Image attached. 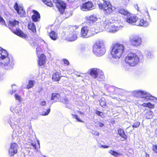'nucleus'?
Instances as JSON below:
<instances>
[{"mask_svg": "<svg viewBox=\"0 0 157 157\" xmlns=\"http://www.w3.org/2000/svg\"><path fill=\"white\" fill-rule=\"evenodd\" d=\"M31 144L33 146L35 149L36 150H38L37 148L36 147V143L35 142L31 143Z\"/></svg>", "mask_w": 157, "mask_h": 157, "instance_id": "obj_49", "label": "nucleus"}, {"mask_svg": "<svg viewBox=\"0 0 157 157\" xmlns=\"http://www.w3.org/2000/svg\"><path fill=\"white\" fill-rule=\"evenodd\" d=\"M77 36L76 34L73 33L70 35L68 37V40L69 41H73L77 39Z\"/></svg>", "mask_w": 157, "mask_h": 157, "instance_id": "obj_31", "label": "nucleus"}, {"mask_svg": "<svg viewBox=\"0 0 157 157\" xmlns=\"http://www.w3.org/2000/svg\"><path fill=\"white\" fill-rule=\"evenodd\" d=\"M153 150L157 153V145H153L152 147Z\"/></svg>", "mask_w": 157, "mask_h": 157, "instance_id": "obj_45", "label": "nucleus"}, {"mask_svg": "<svg viewBox=\"0 0 157 157\" xmlns=\"http://www.w3.org/2000/svg\"><path fill=\"white\" fill-rule=\"evenodd\" d=\"M40 104L41 106H44L46 105V102L45 101H40Z\"/></svg>", "mask_w": 157, "mask_h": 157, "instance_id": "obj_54", "label": "nucleus"}, {"mask_svg": "<svg viewBox=\"0 0 157 157\" xmlns=\"http://www.w3.org/2000/svg\"><path fill=\"white\" fill-rule=\"evenodd\" d=\"M29 29L32 32L34 33L36 32V28L35 24L33 23L30 24L28 26Z\"/></svg>", "mask_w": 157, "mask_h": 157, "instance_id": "obj_32", "label": "nucleus"}, {"mask_svg": "<svg viewBox=\"0 0 157 157\" xmlns=\"http://www.w3.org/2000/svg\"><path fill=\"white\" fill-rule=\"evenodd\" d=\"M50 111V109L48 108L47 109L46 111L44 109L41 113V115L42 116H47L48 114Z\"/></svg>", "mask_w": 157, "mask_h": 157, "instance_id": "obj_35", "label": "nucleus"}, {"mask_svg": "<svg viewBox=\"0 0 157 157\" xmlns=\"http://www.w3.org/2000/svg\"><path fill=\"white\" fill-rule=\"evenodd\" d=\"M68 2L71 3L74 1L75 0H67Z\"/></svg>", "mask_w": 157, "mask_h": 157, "instance_id": "obj_60", "label": "nucleus"}, {"mask_svg": "<svg viewBox=\"0 0 157 157\" xmlns=\"http://www.w3.org/2000/svg\"><path fill=\"white\" fill-rule=\"evenodd\" d=\"M96 114L98 115L99 116L102 117L103 114L102 112L97 111L96 112Z\"/></svg>", "mask_w": 157, "mask_h": 157, "instance_id": "obj_48", "label": "nucleus"}, {"mask_svg": "<svg viewBox=\"0 0 157 157\" xmlns=\"http://www.w3.org/2000/svg\"><path fill=\"white\" fill-rule=\"evenodd\" d=\"M85 18L86 20L89 21L90 22H94L97 20V17L94 15L87 16Z\"/></svg>", "mask_w": 157, "mask_h": 157, "instance_id": "obj_25", "label": "nucleus"}, {"mask_svg": "<svg viewBox=\"0 0 157 157\" xmlns=\"http://www.w3.org/2000/svg\"><path fill=\"white\" fill-rule=\"evenodd\" d=\"M14 8L20 17H22L25 14V11L23 10V8L19 6L17 3L14 5Z\"/></svg>", "mask_w": 157, "mask_h": 157, "instance_id": "obj_13", "label": "nucleus"}, {"mask_svg": "<svg viewBox=\"0 0 157 157\" xmlns=\"http://www.w3.org/2000/svg\"><path fill=\"white\" fill-rule=\"evenodd\" d=\"M16 91V90H13L12 91V92L11 94H12L13 93L15 92Z\"/></svg>", "mask_w": 157, "mask_h": 157, "instance_id": "obj_63", "label": "nucleus"}, {"mask_svg": "<svg viewBox=\"0 0 157 157\" xmlns=\"http://www.w3.org/2000/svg\"><path fill=\"white\" fill-rule=\"evenodd\" d=\"M125 47L122 44H116L112 48L111 55L113 58L119 59L124 52Z\"/></svg>", "mask_w": 157, "mask_h": 157, "instance_id": "obj_4", "label": "nucleus"}, {"mask_svg": "<svg viewBox=\"0 0 157 157\" xmlns=\"http://www.w3.org/2000/svg\"><path fill=\"white\" fill-rule=\"evenodd\" d=\"M72 115L73 117L78 122H83V121L81 120L78 117V116L75 115V114H72Z\"/></svg>", "mask_w": 157, "mask_h": 157, "instance_id": "obj_40", "label": "nucleus"}, {"mask_svg": "<svg viewBox=\"0 0 157 157\" xmlns=\"http://www.w3.org/2000/svg\"><path fill=\"white\" fill-rule=\"evenodd\" d=\"M140 123L138 122H136L134 123L132 125V127L133 128H136L139 127L140 125Z\"/></svg>", "mask_w": 157, "mask_h": 157, "instance_id": "obj_42", "label": "nucleus"}, {"mask_svg": "<svg viewBox=\"0 0 157 157\" xmlns=\"http://www.w3.org/2000/svg\"><path fill=\"white\" fill-rule=\"evenodd\" d=\"M100 105L101 106H105L106 105V102L105 101V99L102 98L100 100H99Z\"/></svg>", "mask_w": 157, "mask_h": 157, "instance_id": "obj_38", "label": "nucleus"}, {"mask_svg": "<svg viewBox=\"0 0 157 157\" xmlns=\"http://www.w3.org/2000/svg\"><path fill=\"white\" fill-rule=\"evenodd\" d=\"M19 122V120L17 118H16L15 117H10V120L8 122L10 124V126L13 128H14L15 127L16 124L14 122L18 123Z\"/></svg>", "mask_w": 157, "mask_h": 157, "instance_id": "obj_17", "label": "nucleus"}, {"mask_svg": "<svg viewBox=\"0 0 157 157\" xmlns=\"http://www.w3.org/2000/svg\"><path fill=\"white\" fill-rule=\"evenodd\" d=\"M129 0H124L122 1L123 5L126 6L129 2Z\"/></svg>", "mask_w": 157, "mask_h": 157, "instance_id": "obj_43", "label": "nucleus"}, {"mask_svg": "<svg viewBox=\"0 0 157 157\" xmlns=\"http://www.w3.org/2000/svg\"><path fill=\"white\" fill-rule=\"evenodd\" d=\"M61 76L60 73L58 72H56L53 73L52 76V79L55 81H58L59 80Z\"/></svg>", "mask_w": 157, "mask_h": 157, "instance_id": "obj_26", "label": "nucleus"}, {"mask_svg": "<svg viewBox=\"0 0 157 157\" xmlns=\"http://www.w3.org/2000/svg\"><path fill=\"white\" fill-rule=\"evenodd\" d=\"M132 94L133 96L140 98L138 101V103H140V101L145 102L150 100H153L155 98V97L152 96L144 90H135L132 92Z\"/></svg>", "mask_w": 157, "mask_h": 157, "instance_id": "obj_3", "label": "nucleus"}, {"mask_svg": "<svg viewBox=\"0 0 157 157\" xmlns=\"http://www.w3.org/2000/svg\"><path fill=\"white\" fill-rule=\"evenodd\" d=\"M122 138H124V139L126 140L127 139V136L124 133V132L123 134H122L121 135H120Z\"/></svg>", "mask_w": 157, "mask_h": 157, "instance_id": "obj_53", "label": "nucleus"}, {"mask_svg": "<svg viewBox=\"0 0 157 157\" xmlns=\"http://www.w3.org/2000/svg\"><path fill=\"white\" fill-rule=\"evenodd\" d=\"M60 101L62 102L63 103L66 104V108L70 109L71 108V106L69 103V101L67 98H65L63 101H61V100Z\"/></svg>", "mask_w": 157, "mask_h": 157, "instance_id": "obj_29", "label": "nucleus"}, {"mask_svg": "<svg viewBox=\"0 0 157 157\" xmlns=\"http://www.w3.org/2000/svg\"><path fill=\"white\" fill-rule=\"evenodd\" d=\"M139 103L140 104V102ZM140 105H142L143 107H147V103H143L142 104H140Z\"/></svg>", "mask_w": 157, "mask_h": 157, "instance_id": "obj_57", "label": "nucleus"}, {"mask_svg": "<svg viewBox=\"0 0 157 157\" xmlns=\"http://www.w3.org/2000/svg\"><path fill=\"white\" fill-rule=\"evenodd\" d=\"M145 157H149V155L148 154H147L146 153H145Z\"/></svg>", "mask_w": 157, "mask_h": 157, "instance_id": "obj_61", "label": "nucleus"}, {"mask_svg": "<svg viewBox=\"0 0 157 157\" xmlns=\"http://www.w3.org/2000/svg\"><path fill=\"white\" fill-rule=\"evenodd\" d=\"M72 14V11L70 10L67 9L66 10L63 16L66 18L69 17Z\"/></svg>", "mask_w": 157, "mask_h": 157, "instance_id": "obj_28", "label": "nucleus"}, {"mask_svg": "<svg viewBox=\"0 0 157 157\" xmlns=\"http://www.w3.org/2000/svg\"><path fill=\"white\" fill-rule=\"evenodd\" d=\"M122 138H124V139L126 140L127 139V136L124 133V132L123 134H122L121 135H120Z\"/></svg>", "mask_w": 157, "mask_h": 157, "instance_id": "obj_52", "label": "nucleus"}, {"mask_svg": "<svg viewBox=\"0 0 157 157\" xmlns=\"http://www.w3.org/2000/svg\"><path fill=\"white\" fill-rule=\"evenodd\" d=\"M141 56V55L139 56L135 53H129L126 57L125 61L129 65L133 67L138 64Z\"/></svg>", "mask_w": 157, "mask_h": 157, "instance_id": "obj_5", "label": "nucleus"}, {"mask_svg": "<svg viewBox=\"0 0 157 157\" xmlns=\"http://www.w3.org/2000/svg\"><path fill=\"white\" fill-rule=\"evenodd\" d=\"M2 76H3V74L0 73V78H1V77H2Z\"/></svg>", "mask_w": 157, "mask_h": 157, "instance_id": "obj_64", "label": "nucleus"}, {"mask_svg": "<svg viewBox=\"0 0 157 157\" xmlns=\"http://www.w3.org/2000/svg\"><path fill=\"white\" fill-rule=\"evenodd\" d=\"M103 21L102 25L105 29L108 32L115 33L121 30L123 26L120 24L117 21H112L111 20L105 19Z\"/></svg>", "mask_w": 157, "mask_h": 157, "instance_id": "obj_2", "label": "nucleus"}, {"mask_svg": "<svg viewBox=\"0 0 157 157\" xmlns=\"http://www.w3.org/2000/svg\"><path fill=\"white\" fill-rule=\"evenodd\" d=\"M145 54L147 57L149 59L152 58L154 57L153 53L151 51H145Z\"/></svg>", "mask_w": 157, "mask_h": 157, "instance_id": "obj_33", "label": "nucleus"}, {"mask_svg": "<svg viewBox=\"0 0 157 157\" xmlns=\"http://www.w3.org/2000/svg\"><path fill=\"white\" fill-rule=\"evenodd\" d=\"M49 36L51 39L53 40H56L58 38L57 34L53 31H51L49 34Z\"/></svg>", "mask_w": 157, "mask_h": 157, "instance_id": "obj_27", "label": "nucleus"}, {"mask_svg": "<svg viewBox=\"0 0 157 157\" xmlns=\"http://www.w3.org/2000/svg\"><path fill=\"white\" fill-rule=\"evenodd\" d=\"M42 2L44 4H46L47 6L52 7L53 5L52 2L50 0H41Z\"/></svg>", "mask_w": 157, "mask_h": 157, "instance_id": "obj_36", "label": "nucleus"}, {"mask_svg": "<svg viewBox=\"0 0 157 157\" xmlns=\"http://www.w3.org/2000/svg\"><path fill=\"white\" fill-rule=\"evenodd\" d=\"M98 6L100 9L103 10L105 13L107 14L112 13L116 9L115 7L112 6L109 2L104 0L98 4Z\"/></svg>", "mask_w": 157, "mask_h": 157, "instance_id": "obj_8", "label": "nucleus"}, {"mask_svg": "<svg viewBox=\"0 0 157 157\" xmlns=\"http://www.w3.org/2000/svg\"><path fill=\"white\" fill-rule=\"evenodd\" d=\"M0 64L1 67L6 70L10 69L13 68L14 61L13 57L8 55L7 51L0 47Z\"/></svg>", "mask_w": 157, "mask_h": 157, "instance_id": "obj_1", "label": "nucleus"}, {"mask_svg": "<svg viewBox=\"0 0 157 157\" xmlns=\"http://www.w3.org/2000/svg\"><path fill=\"white\" fill-rule=\"evenodd\" d=\"M109 152L110 155L116 157L121 155V153L117 152L114 151L112 150H110L109 151Z\"/></svg>", "mask_w": 157, "mask_h": 157, "instance_id": "obj_30", "label": "nucleus"}, {"mask_svg": "<svg viewBox=\"0 0 157 157\" xmlns=\"http://www.w3.org/2000/svg\"><path fill=\"white\" fill-rule=\"evenodd\" d=\"M19 22L15 20H10L9 21L8 25L9 28L11 29L12 27H16L18 25ZM17 28V27H16Z\"/></svg>", "mask_w": 157, "mask_h": 157, "instance_id": "obj_23", "label": "nucleus"}, {"mask_svg": "<svg viewBox=\"0 0 157 157\" xmlns=\"http://www.w3.org/2000/svg\"><path fill=\"white\" fill-rule=\"evenodd\" d=\"M41 44H43L44 46L43 48H47L48 47V44L44 41V40H43L41 42Z\"/></svg>", "mask_w": 157, "mask_h": 157, "instance_id": "obj_41", "label": "nucleus"}, {"mask_svg": "<svg viewBox=\"0 0 157 157\" xmlns=\"http://www.w3.org/2000/svg\"><path fill=\"white\" fill-rule=\"evenodd\" d=\"M138 19V18L136 16H131L127 18L126 21L130 24L135 25V23H136Z\"/></svg>", "mask_w": 157, "mask_h": 157, "instance_id": "obj_16", "label": "nucleus"}, {"mask_svg": "<svg viewBox=\"0 0 157 157\" xmlns=\"http://www.w3.org/2000/svg\"><path fill=\"white\" fill-rule=\"evenodd\" d=\"M146 13L147 14V15H148V19H149V16L148 14V13L147 10H146Z\"/></svg>", "mask_w": 157, "mask_h": 157, "instance_id": "obj_62", "label": "nucleus"}, {"mask_svg": "<svg viewBox=\"0 0 157 157\" xmlns=\"http://www.w3.org/2000/svg\"><path fill=\"white\" fill-rule=\"evenodd\" d=\"M60 98V95L58 93H52L51 97V100L54 101V102L58 101H60L61 100H59Z\"/></svg>", "mask_w": 157, "mask_h": 157, "instance_id": "obj_24", "label": "nucleus"}, {"mask_svg": "<svg viewBox=\"0 0 157 157\" xmlns=\"http://www.w3.org/2000/svg\"><path fill=\"white\" fill-rule=\"evenodd\" d=\"M98 124L100 127H102L103 126H104V124L103 123L101 122H98Z\"/></svg>", "mask_w": 157, "mask_h": 157, "instance_id": "obj_58", "label": "nucleus"}, {"mask_svg": "<svg viewBox=\"0 0 157 157\" xmlns=\"http://www.w3.org/2000/svg\"><path fill=\"white\" fill-rule=\"evenodd\" d=\"M10 110L12 112H14L18 115H22L21 112V108L19 106H16L15 108L11 107Z\"/></svg>", "mask_w": 157, "mask_h": 157, "instance_id": "obj_20", "label": "nucleus"}, {"mask_svg": "<svg viewBox=\"0 0 157 157\" xmlns=\"http://www.w3.org/2000/svg\"><path fill=\"white\" fill-rule=\"evenodd\" d=\"M42 49L40 48V47L39 46H37V48H36V53L37 55V56L38 55H40L41 54L40 53L41 52Z\"/></svg>", "mask_w": 157, "mask_h": 157, "instance_id": "obj_39", "label": "nucleus"}, {"mask_svg": "<svg viewBox=\"0 0 157 157\" xmlns=\"http://www.w3.org/2000/svg\"><path fill=\"white\" fill-rule=\"evenodd\" d=\"M147 107H148L150 108H152L154 107V105L151 104L150 102H148L147 103Z\"/></svg>", "mask_w": 157, "mask_h": 157, "instance_id": "obj_47", "label": "nucleus"}, {"mask_svg": "<svg viewBox=\"0 0 157 157\" xmlns=\"http://www.w3.org/2000/svg\"><path fill=\"white\" fill-rule=\"evenodd\" d=\"M153 113L150 109H145L144 111L143 114L147 119H151L152 117Z\"/></svg>", "mask_w": 157, "mask_h": 157, "instance_id": "obj_18", "label": "nucleus"}, {"mask_svg": "<svg viewBox=\"0 0 157 157\" xmlns=\"http://www.w3.org/2000/svg\"><path fill=\"white\" fill-rule=\"evenodd\" d=\"M78 113L80 114L82 116H83L84 115V113L80 111H78Z\"/></svg>", "mask_w": 157, "mask_h": 157, "instance_id": "obj_59", "label": "nucleus"}, {"mask_svg": "<svg viewBox=\"0 0 157 157\" xmlns=\"http://www.w3.org/2000/svg\"><path fill=\"white\" fill-rule=\"evenodd\" d=\"M118 132L120 135H121L122 134H123L124 132L123 130L121 129H120L118 130Z\"/></svg>", "mask_w": 157, "mask_h": 157, "instance_id": "obj_51", "label": "nucleus"}, {"mask_svg": "<svg viewBox=\"0 0 157 157\" xmlns=\"http://www.w3.org/2000/svg\"><path fill=\"white\" fill-rule=\"evenodd\" d=\"M15 98L16 99L18 100L19 101H21V98L20 95L16 94L15 95Z\"/></svg>", "mask_w": 157, "mask_h": 157, "instance_id": "obj_44", "label": "nucleus"}, {"mask_svg": "<svg viewBox=\"0 0 157 157\" xmlns=\"http://www.w3.org/2000/svg\"><path fill=\"white\" fill-rule=\"evenodd\" d=\"M0 23L2 24L5 23V21L2 17L0 15Z\"/></svg>", "mask_w": 157, "mask_h": 157, "instance_id": "obj_50", "label": "nucleus"}, {"mask_svg": "<svg viewBox=\"0 0 157 157\" xmlns=\"http://www.w3.org/2000/svg\"><path fill=\"white\" fill-rule=\"evenodd\" d=\"M34 81L30 80L29 82V84L27 86V88L28 89H30L33 87L34 86Z\"/></svg>", "mask_w": 157, "mask_h": 157, "instance_id": "obj_37", "label": "nucleus"}, {"mask_svg": "<svg viewBox=\"0 0 157 157\" xmlns=\"http://www.w3.org/2000/svg\"><path fill=\"white\" fill-rule=\"evenodd\" d=\"M135 25L138 26L147 27L149 25V23L147 21L141 19L135 24Z\"/></svg>", "mask_w": 157, "mask_h": 157, "instance_id": "obj_22", "label": "nucleus"}, {"mask_svg": "<svg viewBox=\"0 0 157 157\" xmlns=\"http://www.w3.org/2000/svg\"><path fill=\"white\" fill-rule=\"evenodd\" d=\"M117 13L124 16H128L130 15V12L126 9L122 8H119L117 10Z\"/></svg>", "mask_w": 157, "mask_h": 157, "instance_id": "obj_19", "label": "nucleus"}, {"mask_svg": "<svg viewBox=\"0 0 157 157\" xmlns=\"http://www.w3.org/2000/svg\"><path fill=\"white\" fill-rule=\"evenodd\" d=\"M18 145L16 143H12L9 149V154L10 156H13L17 152Z\"/></svg>", "mask_w": 157, "mask_h": 157, "instance_id": "obj_12", "label": "nucleus"}, {"mask_svg": "<svg viewBox=\"0 0 157 157\" xmlns=\"http://www.w3.org/2000/svg\"><path fill=\"white\" fill-rule=\"evenodd\" d=\"M37 57L39 59L38 65L40 66H43L45 63V56L43 54H41L40 55H38Z\"/></svg>", "mask_w": 157, "mask_h": 157, "instance_id": "obj_15", "label": "nucleus"}, {"mask_svg": "<svg viewBox=\"0 0 157 157\" xmlns=\"http://www.w3.org/2000/svg\"><path fill=\"white\" fill-rule=\"evenodd\" d=\"M90 75L93 78L99 81H103L104 79V73L99 68H94L90 69Z\"/></svg>", "mask_w": 157, "mask_h": 157, "instance_id": "obj_7", "label": "nucleus"}, {"mask_svg": "<svg viewBox=\"0 0 157 157\" xmlns=\"http://www.w3.org/2000/svg\"><path fill=\"white\" fill-rule=\"evenodd\" d=\"M64 63L65 64H66L67 65H69V61L66 59H63Z\"/></svg>", "mask_w": 157, "mask_h": 157, "instance_id": "obj_56", "label": "nucleus"}, {"mask_svg": "<svg viewBox=\"0 0 157 157\" xmlns=\"http://www.w3.org/2000/svg\"><path fill=\"white\" fill-rule=\"evenodd\" d=\"M89 28L87 26H84L81 29V35L84 38H87L90 36L89 34Z\"/></svg>", "mask_w": 157, "mask_h": 157, "instance_id": "obj_14", "label": "nucleus"}, {"mask_svg": "<svg viewBox=\"0 0 157 157\" xmlns=\"http://www.w3.org/2000/svg\"><path fill=\"white\" fill-rule=\"evenodd\" d=\"M94 7L92 2L88 1L82 4L80 6V9L83 11H87L93 10L94 9Z\"/></svg>", "mask_w": 157, "mask_h": 157, "instance_id": "obj_11", "label": "nucleus"}, {"mask_svg": "<svg viewBox=\"0 0 157 157\" xmlns=\"http://www.w3.org/2000/svg\"><path fill=\"white\" fill-rule=\"evenodd\" d=\"M53 2L56 4L55 5L60 13L63 14L66 8L65 3L61 0H53Z\"/></svg>", "mask_w": 157, "mask_h": 157, "instance_id": "obj_9", "label": "nucleus"}, {"mask_svg": "<svg viewBox=\"0 0 157 157\" xmlns=\"http://www.w3.org/2000/svg\"><path fill=\"white\" fill-rule=\"evenodd\" d=\"M91 133L93 134L96 136H98L99 135V133L96 131L94 130H92Z\"/></svg>", "mask_w": 157, "mask_h": 157, "instance_id": "obj_46", "label": "nucleus"}, {"mask_svg": "<svg viewBox=\"0 0 157 157\" xmlns=\"http://www.w3.org/2000/svg\"><path fill=\"white\" fill-rule=\"evenodd\" d=\"M93 52L98 56L103 55L105 52L104 42L102 40L97 42L93 46Z\"/></svg>", "mask_w": 157, "mask_h": 157, "instance_id": "obj_6", "label": "nucleus"}, {"mask_svg": "<svg viewBox=\"0 0 157 157\" xmlns=\"http://www.w3.org/2000/svg\"><path fill=\"white\" fill-rule=\"evenodd\" d=\"M130 41L133 46L136 47L140 46L142 42V38L137 36H134L131 37Z\"/></svg>", "mask_w": 157, "mask_h": 157, "instance_id": "obj_10", "label": "nucleus"}, {"mask_svg": "<svg viewBox=\"0 0 157 157\" xmlns=\"http://www.w3.org/2000/svg\"><path fill=\"white\" fill-rule=\"evenodd\" d=\"M110 147L108 145H101L100 147L101 148H107L109 147Z\"/></svg>", "mask_w": 157, "mask_h": 157, "instance_id": "obj_55", "label": "nucleus"}, {"mask_svg": "<svg viewBox=\"0 0 157 157\" xmlns=\"http://www.w3.org/2000/svg\"><path fill=\"white\" fill-rule=\"evenodd\" d=\"M33 12L34 14L32 16V18L33 21L36 22L39 20L40 18V15L39 13L36 11L33 10Z\"/></svg>", "mask_w": 157, "mask_h": 157, "instance_id": "obj_21", "label": "nucleus"}, {"mask_svg": "<svg viewBox=\"0 0 157 157\" xmlns=\"http://www.w3.org/2000/svg\"><path fill=\"white\" fill-rule=\"evenodd\" d=\"M17 35L18 36L24 38H26L27 36L24 33L21 31L17 29Z\"/></svg>", "mask_w": 157, "mask_h": 157, "instance_id": "obj_34", "label": "nucleus"}]
</instances>
